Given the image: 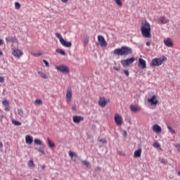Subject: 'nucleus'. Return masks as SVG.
<instances>
[{"instance_id": "f257e3e1", "label": "nucleus", "mask_w": 180, "mask_h": 180, "mask_svg": "<svg viewBox=\"0 0 180 180\" xmlns=\"http://www.w3.org/2000/svg\"><path fill=\"white\" fill-rule=\"evenodd\" d=\"M141 32L143 37L150 39L151 37V25L147 21H143L141 25Z\"/></svg>"}, {"instance_id": "f03ea898", "label": "nucleus", "mask_w": 180, "mask_h": 180, "mask_svg": "<svg viewBox=\"0 0 180 180\" xmlns=\"http://www.w3.org/2000/svg\"><path fill=\"white\" fill-rule=\"evenodd\" d=\"M113 53L115 56H129L133 53V50L129 46H122L115 49Z\"/></svg>"}, {"instance_id": "7ed1b4c3", "label": "nucleus", "mask_w": 180, "mask_h": 180, "mask_svg": "<svg viewBox=\"0 0 180 180\" xmlns=\"http://www.w3.org/2000/svg\"><path fill=\"white\" fill-rule=\"evenodd\" d=\"M55 36L56 37H57V39H58L60 44L63 46V47L70 48L72 46V44L71 43V41H65V39L63 38V36L61 35V34H60L59 32H56L55 34Z\"/></svg>"}, {"instance_id": "20e7f679", "label": "nucleus", "mask_w": 180, "mask_h": 180, "mask_svg": "<svg viewBox=\"0 0 180 180\" xmlns=\"http://www.w3.org/2000/svg\"><path fill=\"white\" fill-rule=\"evenodd\" d=\"M167 61V57L163 56V58H153L150 63L152 67H160L162 65V63Z\"/></svg>"}, {"instance_id": "39448f33", "label": "nucleus", "mask_w": 180, "mask_h": 180, "mask_svg": "<svg viewBox=\"0 0 180 180\" xmlns=\"http://www.w3.org/2000/svg\"><path fill=\"white\" fill-rule=\"evenodd\" d=\"M56 69L60 72H63V74H68L70 72V68L64 65L56 66Z\"/></svg>"}, {"instance_id": "423d86ee", "label": "nucleus", "mask_w": 180, "mask_h": 180, "mask_svg": "<svg viewBox=\"0 0 180 180\" xmlns=\"http://www.w3.org/2000/svg\"><path fill=\"white\" fill-rule=\"evenodd\" d=\"M135 60L136 59L134 58L122 60H121V64H122V67H129V65H130V64H133V63H134Z\"/></svg>"}, {"instance_id": "0eeeda50", "label": "nucleus", "mask_w": 180, "mask_h": 180, "mask_svg": "<svg viewBox=\"0 0 180 180\" xmlns=\"http://www.w3.org/2000/svg\"><path fill=\"white\" fill-rule=\"evenodd\" d=\"M114 120L117 126H122L123 124V117L120 114H115L114 117Z\"/></svg>"}, {"instance_id": "6e6552de", "label": "nucleus", "mask_w": 180, "mask_h": 180, "mask_svg": "<svg viewBox=\"0 0 180 180\" xmlns=\"http://www.w3.org/2000/svg\"><path fill=\"white\" fill-rule=\"evenodd\" d=\"M138 67H139V68H141L142 70H145V68H147V62H146V60L139 58L138 60Z\"/></svg>"}, {"instance_id": "1a4fd4ad", "label": "nucleus", "mask_w": 180, "mask_h": 180, "mask_svg": "<svg viewBox=\"0 0 180 180\" xmlns=\"http://www.w3.org/2000/svg\"><path fill=\"white\" fill-rule=\"evenodd\" d=\"M71 99H72V89H71V88H68L67 89V93H66L67 103H70L71 102Z\"/></svg>"}, {"instance_id": "9d476101", "label": "nucleus", "mask_w": 180, "mask_h": 180, "mask_svg": "<svg viewBox=\"0 0 180 180\" xmlns=\"http://www.w3.org/2000/svg\"><path fill=\"white\" fill-rule=\"evenodd\" d=\"M98 41L100 43V46L101 47H106V46H108V43L106 42V40L105 39V37H103V36L98 35Z\"/></svg>"}, {"instance_id": "9b49d317", "label": "nucleus", "mask_w": 180, "mask_h": 180, "mask_svg": "<svg viewBox=\"0 0 180 180\" xmlns=\"http://www.w3.org/2000/svg\"><path fill=\"white\" fill-rule=\"evenodd\" d=\"M73 122L76 124H79L81 122H84V117L79 115H75L72 117Z\"/></svg>"}, {"instance_id": "f8f14e48", "label": "nucleus", "mask_w": 180, "mask_h": 180, "mask_svg": "<svg viewBox=\"0 0 180 180\" xmlns=\"http://www.w3.org/2000/svg\"><path fill=\"white\" fill-rule=\"evenodd\" d=\"M13 56L17 58H20L23 56V52L20 49H13Z\"/></svg>"}, {"instance_id": "ddd939ff", "label": "nucleus", "mask_w": 180, "mask_h": 180, "mask_svg": "<svg viewBox=\"0 0 180 180\" xmlns=\"http://www.w3.org/2000/svg\"><path fill=\"white\" fill-rule=\"evenodd\" d=\"M109 102V99L105 98V97H100V100L98 101V105L101 108H105L106 104Z\"/></svg>"}, {"instance_id": "4468645a", "label": "nucleus", "mask_w": 180, "mask_h": 180, "mask_svg": "<svg viewBox=\"0 0 180 180\" xmlns=\"http://www.w3.org/2000/svg\"><path fill=\"white\" fill-rule=\"evenodd\" d=\"M157 96H153L151 98H148V102L150 103L152 106H154L158 103V100H157Z\"/></svg>"}, {"instance_id": "2eb2a0df", "label": "nucleus", "mask_w": 180, "mask_h": 180, "mask_svg": "<svg viewBox=\"0 0 180 180\" xmlns=\"http://www.w3.org/2000/svg\"><path fill=\"white\" fill-rule=\"evenodd\" d=\"M164 43L167 47H174V41L171 38L165 39Z\"/></svg>"}, {"instance_id": "dca6fc26", "label": "nucleus", "mask_w": 180, "mask_h": 180, "mask_svg": "<svg viewBox=\"0 0 180 180\" xmlns=\"http://www.w3.org/2000/svg\"><path fill=\"white\" fill-rule=\"evenodd\" d=\"M158 22L161 25H166V23H168L169 20L165 16H162L158 18Z\"/></svg>"}, {"instance_id": "f3484780", "label": "nucleus", "mask_w": 180, "mask_h": 180, "mask_svg": "<svg viewBox=\"0 0 180 180\" xmlns=\"http://www.w3.org/2000/svg\"><path fill=\"white\" fill-rule=\"evenodd\" d=\"M153 131H154V133L160 134L161 131H162V129L161 127H160V125L156 124L153 126Z\"/></svg>"}, {"instance_id": "a211bd4d", "label": "nucleus", "mask_w": 180, "mask_h": 180, "mask_svg": "<svg viewBox=\"0 0 180 180\" xmlns=\"http://www.w3.org/2000/svg\"><path fill=\"white\" fill-rule=\"evenodd\" d=\"M6 41L7 43H18V38H16V37H7L6 38Z\"/></svg>"}, {"instance_id": "6ab92c4d", "label": "nucleus", "mask_w": 180, "mask_h": 180, "mask_svg": "<svg viewBox=\"0 0 180 180\" xmlns=\"http://www.w3.org/2000/svg\"><path fill=\"white\" fill-rule=\"evenodd\" d=\"M2 105L4 106V110L6 111V112H9L10 110V108H9V101H8L7 99H4L3 101H2Z\"/></svg>"}, {"instance_id": "aec40b11", "label": "nucleus", "mask_w": 180, "mask_h": 180, "mask_svg": "<svg viewBox=\"0 0 180 180\" xmlns=\"http://www.w3.org/2000/svg\"><path fill=\"white\" fill-rule=\"evenodd\" d=\"M129 108L131 112H140L141 110V107L139 105H131Z\"/></svg>"}, {"instance_id": "412c9836", "label": "nucleus", "mask_w": 180, "mask_h": 180, "mask_svg": "<svg viewBox=\"0 0 180 180\" xmlns=\"http://www.w3.org/2000/svg\"><path fill=\"white\" fill-rule=\"evenodd\" d=\"M25 142L27 144H32V143H33V137L30 136V135H27L25 136Z\"/></svg>"}, {"instance_id": "4be33fe9", "label": "nucleus", "mask_w": 180, "mask_h": 180, "mask_svg": "<svg viewBox=\"0 0 180 180\" xmlns=\"http://www.w3.org/2000/svg\"><path fill=\"white\" fill-rule=\"evenodd\" d=\"M134 157L135 158H140L141 157V149L136 150L134 153Z\"/></svg>"}, {"instance_id": "5701e85b", "label": "nucleus", "mask_w": 180, "mask_h": 180, "mask_svg": "<svg viewBox=\"0 0 180 180\" xmlns=\"http://www.w3.org/2000/svg\"><path fill=\"white\" fill-rule=\"evenodd\" d=\"M47 141L50 148H54V147H56V144L54 143V142H53V141H51L49 138H47Z\"/></svg>"}, {"instance_id": "b1692460", "label": "nucleus", "mask_w": 180, "mask_h": 180, "mask_svg": "<svg viewBox=\"0 0 180 180\" xmlns=\"http://www.w3.org/2000/svg\"><path fill=\"white\" fill-rule=\"evenodd\" d=\"M39 75H40L41 78H44V79H47V78H49V77L47 76V75H46V73L39 71L38 72Z\"/></svg>"}, {"instance_id": "393cba45", "label": "nucleus", "mask_w": 180, "mask_h": 180, "mask_svg": "<svg viewBox=\"0 0 180 180\" xmlns=\"http://www.w3.org/2000/svg\"><path fill=\"white\" fill-rule=\"evenodd\" d=\"M115 4L117 5V6H120V8H122L123 6V1L122 0H114Z\"/></svg>"}, {"instance_id": "a878e982", "label": "nucleus", "mask_w": 180, "mask_h": 180, "mask_svg": "<svg viewBox=\"0 0 180 180\" xmlns=\"http://www.w3.org/2000/svg\"><path fill=\"white\" fill-rule=\"evenodd\" d=\"M56 53L58 54H60V56H65V51H64L63 49H58L56 50Z\"/></svg>"}, {"instance_id": "bb28decb", "label": "nucleus", "mask_w": 180, "mask_h": 180, "mask_svg": "<svg viewBox=\"0 0 180 180\" xmlns=\"http://www.w3.org/2000/svg\"><path fill=\"white\" fill-rule=\"evenodd\" d=\"M34 144H36V146H41L43 144V142H41L40 139H34Z\"/></svg>"}, {"instance_id": "cd10ccee", "label": "nucleus", "mask_w": 180, "mask_h": 180, "mask_svg": "<svg viewBox=\"0 0 180 180\" xmlns=\"http://www.w3.org/2000/svg\"><path fill=\"white\" fill-rule=\"evenodd\" d=\"M82 164H84V165L87 167V168H89V167H91V163L86 160H82Z\"/></svg>"}, {"instance_id": "c85d7f7f", "label": "nucleus", "mask_w": 180, "mask_h": 180, "mask_svg": "<svg viewBox=\"0 0 180 180\" xmlns=\"http://www.w3.org/2000/svg\"><path fill=\"white\" fill-rule=\"evenodd\" d=\"M28 167H30V168L34 167V162H33V160H30L28 162Z\"/></svg>"}, {"instance_id": "c756f323", "label": "nucleus", "mask_w": 180, "mask_h": 180, "mask_svg": "<svg viewBox=\"0 0 180 180\" xmlns=\"http://www.w3.org/2000/svg\"><path fill=\"white\" fill-rule=\"evenodd\" d=\"M167 129L169 130V131L171 133V134H175L176 132L175 131V130H174V129H172L171 127L168 126Z\"/></svg>"}, {"instance_id": "7c9ffc66", "label": "nucleus", "mask_w": 180, "mask_h": 180, "mask_svg": "<svg viewBox=\"0 0 180 180\" xmlns=\"http://www.w3.org/2000/svg\"><path fill=\"white\" fill-rule=\"evenodd\" d=\"M12 123H13V124H15V126H20V124H22V123H20V122L16 121L15 120H12Z\"/></svg>"}, {"instance_id": "2f4dec72", "label": "nucleus", "mask_w": 180, "mask_h": 180, "mask_svg": "<svg viewBox=\"0 0 180 180\" xmlns=\"http://www.w3.org/2000/svg\"><path fill=\"white\" fill-rule=\"evenodd\" d=\"M69 156L72 158L74 157H77V154H75L74 152L72 151H70L69 152Z\"/></svg>"}, {"instance_id": "473e14b6", "label": "nucleus", "mask_w": 180, "mask_h": 180, "mask_svg": "<svg viewBox=\"0 0 180 180\" xmlns=\"http://www.w3.org/2000/svg\"><path fill=\"white\" fill-rule=\"evenodd\" d=\"M35 104L36 105H43V101L40 99H36Z\"/></svg>"}, {"instance_id": "72a5a7b5", "label": "nucleus", "mask_w": 180, "mask_h": 180, "mask_svg": "<svg viewBox=\"0 0 180 180\" xmlns=\"http://www.w3.org/2000/svg\"><path fill=\"white\" fill-rule=\"evenodd\" d=\"M160 143L157 141L153 143V147H155V148H160Z\"/></svg>"}, {"instance_id": "f704fd0d", "label": "nucleus", "mask_w": 180, "mask_h": 180, "mask_svg": "<svg viewBox=\"0 0 180 180\" xmlns=\"http://www.w3.org/2000/svg\"><path fill=\"white\" fill-rule=\"evenodd\" d=\"M175 148H176L177 151L180 153V143H176L174 144Z\"/></svg>"}, {"instance_id": "c9c22d12", "label": "nucleus", "mask_w": 180, "mask_h": 180, "mask_svg": "<svg viewBox=\"0 0 180 180\" xmlns=\"http://www.w3.org/2000/svg\"><path fill=\"white\" fill-rule=\"evenodd\" d=\"M88 43H89V38L86 37L84 39V46L86 47L88 46Z\"/></svg>"}, {"instance_id": "e433bc0d", "label": "nucleus", "mask_w": 180, "mask_h": 180, "mask_svg": "<svg viewBox=\"0 0 180 180\" xmlns=\"http://www.w3.org/2000/svg\"><path fill=\"white\" fill-rule=\"evenodd\" d=\"M43 54L41 53H32V56H33V57H40V56H42Z\"/></svg>"}, {"instance_id": "4c0bfd02", "label": "nucleus", "mask_w": 180, "mask_h": 180, "mask_svg": "<svg viewBox=\"0 0 180 180\" xmlns=\"http://www.w3.org/2000/svg\"><path fill=\"white\" fill-rule=\"evenodd\" d=\"M15 9H20V4H19V2H15Z\"/></svg>"}, {"instance_id": "58836bf2", "label": "nucleus", "mask_w": 180, "mask_h": 180, "mask_svg": "<svg viewBox=\"0 0 180 180\" xmlns=\"http://www.w3.org/2000/svg\"><path fill=\"white\" fill-rule=\"evenodd\" d=\"M161 163L164 164V165H167V164H168V160H167V159H162Z\"/></svg>"}, {"instance_id": "ea45409f", "label": "nucleus", "mask_w": 180, "mask_h": 180, "mask_svg": "<svg viewBox=\"0 0 180 180\" xmlns=\"http://www.w3.org/2000/svg\"><path fill=\"white\" fill-rule=\"evenodd\" d=\"M18 112L19 116H23V110H22L18 109Z\"/></svg>"}, {"instance_id": "a19ab883", "label": "nucleus", "mask_w": 180, "mask_h": 180, "mask_svg": "<svg viewBox=\"0 0 180 180\" xmlns=\"http://www.w3.org/2000/svg\"><path fill=\"white\" fill-rule=\"evenodd\" d=\"M124 74H125L127 77H129V75H130V72L127 70H124Z\"/></svg>"}, {"instance_id": "79ce46f5", "label": "nucleus", "mask_w": 180, "mask_h": 180, "mask_svg": "<svg viewBox=\"0 0 180 180\" xmlns=\"http://www.w3.org/2000/svg\"><path fill=\"white\" fill-rule=\"evenodd\" d=\"M43 63L45 64L46 67H50V65L49 64V62L46 60H43Z\"/></svg>"}, {"instance_id": "37998d69", "label": "nucleus", "mask_w": 180, "mask_h": 180, "mask_svg": "<svg viewBox=\"0 0 180 180\" xmlns=\"http://www.w3.org/2000/svg\"><path fill=\"white\" fill-rule=\"evenodd\" d=\"M0 82L1 84H4V82H5V77H0Z\"/></svg>"}, {"instance_id": "c03bdc74", "label": "nucleus", "mask_w": 180, "mask_h": 180, "mask_svg": "<svg viewBox=\"0 0 180 180\" xmlns=\"http://www.w3.org/2000/svg\"><path fill=\"white\" fill-rule=\"evenodd\" d=\"M98 141L100 143H103V144L106 143V140H105V139H100V140H98Z\"/></svg>"}, {"instance_id": "a18cd8bd", "label": "nucleus", "mask_w": 180, "mask_h": 180, "mask_svg": "<svg viewBox=\"0 0 180 180\" xmlns=\"http://www.w3.org/2000/svg\"><path fill=\"white\" fill-rule=\"evenodd\" d=\"M4 44V40L0 39V46H2Z\"/></svg>"}, {"instance_id": "49530a36", "label": "nucleus", "mask_w": 180, "mask_h": 180, "mask_svg": "<svg viewBox=\"0 0 180 180\" xmlns=\"http://www.w3.org/2000/svg\"><path fill=\"white\" fill-rule=\"evenodd\" d=\"M146 46H151V42L147 41V42H146Z\"/></svg>"}, {"instance_id": "de8ad7c7", "label": "nucleus", "mask_w": 180, "mask_h": 180, "mask_svg": "<svg viewBox=\"0 0 180 180\" xmlns=\"http://www.w3.org/2000/svg\"><path fill=\"white\" fill-rule=\"evenodd\" d=\"M41 169H46V165H43L41 166Z\"/></svg>"}, {"instance_id": "09e8293b", "label": "nucleus", "mask_w": 180, "mask_h": 180, "mask_svg": "<svg viewBox=\"0 0 180 180\" xmlns=\"http://www.w3.org/2000/svg\"><path fill=\"white\" fill-rule=\"evenodd\" d=\"M113 70H115V71H119V68H117V67H114Z\"/></svg>"}, {"instance_id": "8fccbe9b", "label": "nucleus", "mask_w": 180, "mask_h": 180, "mask_svg": "<svg viewBox=\"0 0 180 180\" xmlns=\"http://www.w3.org/2000/svg\"><path fill=\"white\" fill-rule=\"evenodd\" d=\"M62 2H63V4H66V2H68V0H61Z\"/></svg>"}, {"instance_id": "3c124183", "label": "nucleus", "mask_w": 180, "mask_h": 180, "mask_svg": "<svg viewBox=\"0 0 180 180\" xmlns=\"http://www.w3.org/2000/svg\"><path fill=\"white\" fill-rule=\"evenodd\" d=\"M2 147H4V144L2 143V142H0V148H2Z\"/></svg>"}, {"instance_id": "603ef678", "label": "nucleus", "mask_w": 180, "mask_h": 180, "mask_svg": "<svg viewBox=\"0 0 180 180\" xmlns=\"http://www.w3.org/2000/svg\"><path fill=\"white\" fill-rule=\"evenodd\" d=\"M2 56H4V53L0 51V57H2Z\"/></svg>"}, {"instance_id": "864d4df0", "label": "nucleus", "mask_w": 180, "mask_h": 180, "mask_svg": "<svg viewBox=\"0 0 180 180\" xmlns=\"http://www.w3.org/2000/svg\"><path fill=\"white\" fill-rule=\"evenodd\" d=\"M39 153H41L42 154H44V150H39Z\"/></svg>"}, {"instance_id": "5fc2aeb1", "label": "nucleus", "mask_w": 180, "mask_h": 180, "mask_svg": "<svg viewBox=\"0 0 180 180\" xmlns=\"http://www.w3.org/2000/svg\"><path fill=\"white\" fill-rule=\"evenodd\" d=\"M124 136H127V132L126 131H124Z\"/></svg>"}, {"instance_id": "6e6d98bb", "label": "nucleus", "mask_w": 180, "mask_h": 180, "mask_svg": "<svg viewBox=\"0 0 180 180\" xmlns=\"http://www.w3.org/2000/svg\"><path fill=\"white\" fill-rule=\"evenodd\" d=\"M72 110H76V108L75 107H72Z\"/></svg>"}, {"instance_id": "4d7b16f0", "label": "nucleus", "mask_w": 180, "mask_h": 180, "mask_svg": "<svg viewBox=\"0 0 180 180\" xmlns=\"http://www.w3.org/2000/svg\"><path fill=\"white\" fill-rule=\"evenodd\" d=\"M178 175H180V172L178 173Z\"/></svg>"}]
</instances>
